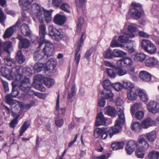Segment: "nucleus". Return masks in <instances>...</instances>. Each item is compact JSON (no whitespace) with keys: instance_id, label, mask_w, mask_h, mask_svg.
I'll use <instances>...</instances> for the list:
<instances>
[{"instance_id":"obj_50","label":"nucleus","mask_w":159,"mask_h":159,"mask_svg":"<svg viewBox=\"0 0 159 159\" xmlns=\"http://www.w3.org/2000/svg\"><path fill=\"white\" fill-rule=\"evenodd\" d=\"M84 23V19L82 17H80L78 18L77 22V31L79 32L80 31L81 26Z\"/></svg>"},{"instance_id":"obj_43","label":"nucleus","mask_w":159,"mask_h":159,"mask_svg":"<svg viewBox=\"0 0 159 159\" xmlns=\"http://www.w3.org/2000/svg\"><path fill=\"white\" fill-rule=\"evenodd\" d=\"M142 103L141 102L134 104L131 108V114L133 115L135 111L142 108Z\"/></svg>"},{"instance_id":"obj_52","label":"nucleus","mask_w":159,"mask_h":159,"mask_svg":"<svg viewBox=\"0 0 159 159\" xmlns=\"http://www.w3.org/2000/svg\"><path fill=\"white\" fill-rule=\"evenodd\" d=\"M104 57L107 58H111L113 57V51L110 49H108L104 54Z\"/></svg>"},{"instance_id":"obj_8","label":"nucleus","mask_w":159,"mask_h":159,"mask_svg":"<svg viewBox=\"0 0 159 159\" xmlns=\"http://www.w3.org/2000/svg\"><path fill=\"white\" fill-rule=\"evenodd\" d=\"M45 43V47L43 49L44 54L47 57L52 56L54 54V46L50 42L45 40L43 43Z\"/></svg>"},{"instance_id":"obj_19","label":"nucleus","mask_w":159,"mask_h":159,"mask_svg":"<svg viewBox=\"0 0 159 159\" xmlns=\"http://www.w3.org/2000/svg\"><path fill=\"white\" fill-rule=\"evenodd\" d=\"M135 141L131 140L127 142L125 149L128 155L131 154L136 148Z\"/></svg>"},{"instance_id":"obj_25","label":"nucleus","mask_w":159,"mask_h":159,"mask_svg":"<svg viewBox=\"0 0 159 159\" xmlns=\"http://www.w3.org/2000/svg\"><path fill=\"white\" fill-rule=\"evenodd\" d=\"M20 30L22 34L25 36H29L31 34V31L29 26L25 23L21 25Z\"/></svg>"},{"instance_id":"obj_58","label":"nucleus","mask_w":159,"mask_h":159,"mask_svg":"<svg viewBox=\"0 0 159 159\" xmlns=\"http://www.w3.org/2000/svg\"><path fill=\"white\" fill-rule=\"evenodd\" d=\"M112 87L115 90L119 91L123 87V84L119 83H116L113 84L112 85Z\"/></svg>"},{"instance_id":"obj_18","label":"nucleus","mask_w":159,"mask_h":159,"mask_svg":"<svg viewBox=\"0 0 159 159\" xmlns=\"http://www.w3.org/2000/svg\"><path fill=\"white\" fill-rule=\"evenodd\" d=\"M135 37V34L134 33H125L123 35H121L118 38V41L122 43H127L129 41V37L133 38Z\"/></svg>"},{"instance_id":"obj_15","label":"nucleus","mask_w":159,"mask_h":159,"mask_svg":"<svg viewBox=\"0 0 159 159\" xmlns=\"http://www.w3.org/2000/svg\"><path fill=\"white\" fill-rule=\"evenodd\" d=\"M3 47L4 51L8 53H10V50L12 49V45L11 43L9 41H7L4 43L0 40V56H1L3 52L2 48Z\"/></svg>"},{"instance_id":"obj_10","label":"nucleus","mask_w":159,"mask_h":159,"mask_svg":"<svg viewBox=\"0 0 159 159\" xmlns=\"http://www.w3.org/2000/svg\"><path fill=\"white\" fill-rule=\"evenodd\" d=\"M30 83L29 79L25 77L20 81V89L24 92L27 93L30 91Z\"/></svg>"},{"instance_id":"obj_64","label":"nucleus","mask_w":159,"mask_h":159,"mask_svg":"<svg viewBox=\"0 0 159 159\" xmlns=\"http://www.w3.org/2000/svg\"><path fill=\"white\" fill-rule=\"evenodd\" d=\"M85 1V0H75V2L78 7L81 8Z\"/></svg>"},{"instance_id":"obj_45","label":"nucleus","mask_w":159,"mask_h":159,"mask_svg":"<svg viewBox=\"0 0 159 159\" xmlns=\"http://www.w3.org/2000/svg\"><path fill=\"white\" fill-rule=\"evenodd\" d=\"M30 124L28 123L27 122H25L23 125L20 128V136H21L23 135V134L27 130V129L29 127Z\"/></svg>"},{"instance_id":"obj_34","label":"nucleus","mask_w":159,"mask_h":159,"mask_svg":"<svg viewBox=\"0 0 159 159\" xmlns=\"http://www.w3.org/2000/svg\"><path fill=\"white\" fill-rule=\"evenodd\" d=\"M146 136L147 140L148 141H154L156 138V132L153 131L150 133H147L146 134Z\"/></svg>"},{"instance_id":"obj_62","label":"nucleus","mask_w":159,"mask_h":159,"mask_svg":"<svg viewBox=\"0 0 159 159\" xmlns=\"http://www.w3.org/2000/svg\"><path fill=\"white\" fill-rule=\"evenodd\" d=\"M144 115V112L142 111H138L136 113V118L139 120H140L143 118Z\"/></svg>"},{"instance_id":"obj_46","label":"nucleus","mask_w":159,"mask_h":159,"mask_svg":"<svg viewBox=\"0 0 159 159\" xmlns=\"http://www.w3.org/2000/svg\"><path fill=\"white\" fill-rule=\"evenodd\" d=\"M5 64L7 66H11L12 64L14 63V61L11 58L10 56H5L3 58Z\"/></svg>"},{"instance_id":"obj_6","label":"nucleus","mask_w":159,"mask_h":159,"mask_svg":"<svg viewBox=\"0 0 159 159\" xmlns=\"http://www.w3.org/2000/svg\"><path fill=\"white\" fill-rule=\"evenodd\" d=\"M85 34L84 32L82 33L80 39L76 43V48L75 50V61L77 65L79 63L80 57V54L79 53L80 48L83 44L85 38Z\"/></svg>"},{"instance_id":"obj_63","label":"nucleus","mask_w":159,"mask_h":159,"mask_svg":"<svg viewBox=\"0 0 159 159\" xmlns=\"http://www.w3.org/2000/svg\"><path fill=\"white\" fill-rule=\"evenodd\" d=\"M116 104L117 107H122L123 104V102L122 100L119 97L116 98Z\"/></svg>"},{"instance_id":"obj_54","label":"nucleus","mask_w":159,"mask_h":159,"mask_svg":"<svg viewBox=\"0 0 159 159\" xmlns=\"http://www.w3.org/2000/svg\"><path fill=\"white\" fill-rule=\"evenodd\" d=\"M49 2H51L52 5L55 7H59L63 2L62 0H49Z\"/></svg>"},{"instance_id":"obj_27","label":"nucleus","mask_w":159,"mask_h":159,"mask_svg":"<svg viewBox=\"0 0 159 159\" xmlns=\"http://www.w3.org/2000/svg\"><path fill=\"white\" fill-rule=\"evenodd\" d=\"M157 60L155 57H151L146 60L145 64L146 66L150 67L154 66L157 63Z\"/></svg>"},{"instance_id":"obj_17","label":"nucleus","mask_w":159,"mask_h":159,"mask_svg":"<svg viewBox=\"0 0 159 159\" xmlns=\"http://www.w3.org/2000/svg\"><path fill=\"white\" fill-rule=\"evenodd\" d=\"M139 78L144 82H148L151 80V76L150 74L145 71H140L139 74Z\"/></svg>"},{"instance_id":"obj_42","label":"nucleus","mask_w":159,"mask_h":159,"mask_svg":"<svg viewBox=\"0 0 159 159\" xmlns=\"http://www.w3.org/2000/svg\"><path fill=\"white\" fill-rule=\"evenodd\" d=\"M137 96V95L135 91L131 90L127 92V97L129 100H134L136 99Z\"/></svg>"},{"instance_id":"obj_36","label":"nucleus","mask_w":159,"mask_h":159,"mask_svg":"<svg viewBox=\"0 0 159 159\" xmlns=\"http://www.w3.org/2000/svg\"><path fill=\"white\" fill-rule=\"evenodd\" d=\"M44 53L43 52L38 50L34 54V59L35 61H39L42 59L44 57Z\"/></svg>"},{"instance_id":"obj_47","label":"nucleus","mask_w":159,"mask_h":159,"mask_svg":"<svg viewBox=\"0 0 159 159\" xmlns=\"http://www.w3.org/2000/svg\"><path fill=\"white\" fill-rule=\"evenodd\" d=\"M45 64L40 62L35 63L34 66V69L37 72L40 71L43 67H45Z\"/></svg>"},{"instance_id":"obj_16","label":"nucleus","mask_w":159,"mask_h":159,"mask_svg":"<svg viewBox=\"0 0 159 159\" xmlns=\"http://www.w3.org/2000/svg\"><path fill=\"white\" fill-rule=\"evenodd\" d=\"M66 20V17L63 15L60 14H57L54 17L53 20L56 24L61 25L63 24Z\"/></svg>"},{"instance_id":"obj_51","label":"nucleus","mask_w":159,"mask_h":159,"mask_svg":"<svg viewBox=\"0 0 159 159\" xmlns=\"http://www.w3.org/2000/svg\"><path fill=\"white\" fill-rule=\"evenodd\" d=\"M103 128H97L94 131V135L96 138H99L101 136Z\"/></svg>"},{"instance_id":"obj_32","label":"nucleus","mask_w":159,"mask_h":159,"mask_svg":"<svg viewBox=\"0 0 159 159\" xmlns=\"http://www.w3.org/2000/svg\"><path fill=\"white\" fill-rule=\"evenodd\" d=\"M56 64V62L52 58H51L45 64V68L48 70L51 69H53L55 67Z\"/></svg>"},{"instance_id":"obj_49","label":"nucleus","mask_w":159,"mask_h":159,"mask_svg":"<svg viewBox=\"0 0 159 159\" xmlns=\"http://www.w3.org/2000/svg\"><path fill=\"white\" fill-rule=\"evenodd\" d=\"M16 108L20 107L22 109H28L30 108L28 104H25L19 101H17L16 104Z\"/></svg>"},{"instance_id":"obj_14","label":"nucleus","mask_w":159,"mask_h":159,"mask_svg":"<svg viewBox=\"0 0 159 159\" xmlns=\"http://www.w3.org/2000/svg\"><path fill=\"white\" fill-rule=\"evenodd\" d=\"M117 63L120 67H130L133 65V61L131 58L126 57L118 61Z\"/></svg>"},{"instance_id":"obj_20","label":"nucleus","mask_w":159,"mask_h":159,"mask_svg":"<svg viewBox=\"0 0 159 159\" xmlns=\"http://www.w3.org/2000/svg\"><path fill=\"white\" fill-rule=\"evenodd\" d=\"M96 126H98L100 125H104L106 124V119L104 117L102 112H100L97 116Z\"/></svg>"},{"instance_id":"obj_5","label":"nucleus","mask_w":159,"mask_h":159,"mask_svg":"<svg viewBox=\"0 0 159 159\" xmlns=\"http://www.w3.org/2000/svg\"><path fill=\"white\" fill-rule=\"evenodd\" d=\"M141 44L142 48L148 53L153 54L157 51L156 47L149 40H142Z\"/></svg>"},{"instance_id":"obj_37","label":"nucleus","mask_w":159,"mask_h":159,"mask_svg":"<svg viewBox=\"0 0 159 159\" xmlns=\"http://www.w3.org/2000/svg\"><path fill=\"white\" fill-rule=\"evenodd\" d=\"M113 55L114 57H122L125 56L126 54L123 51L115 49L113 50Z\"/></svg>"},{"instance_id":"obj_57","label":"nucleus","mask_w":159,"mask_h":159,"mask_svg":"<svg viewBox=\"0 0 159 159\" xmlns=\"http://www.w3.org/2000/svg\"><path fill=\"white\" fill-rule=\"evenodd\" d=\"M128 30L129 32L127 33L130 34L131 33H133V32L136 31L137 30V28L136 27L135 25L131 24L129 25Z\"/></svg>"},{"instance_id":"obj_2","label":"nucleus","mask_w":159,"mask_h":159,"mask_svg":"<svg viewBox=\"0 0 159 159\" xmlns=\"http://www.w3.org/2000/svg\"><path fill=\"white\" fill-rule=\"evenodd\" d=\"M23 72V68L19 66L12 68L11 70L7 68L2 67L1 70V74L3 76L8 80L15 79L17 81L21 80L22 77V74Z\"/></svg>"},{"instance_id":"obj_23","label":"nucleus","mask_w":159,"mask_h":159,"mask_svg":"<svg viewBox=\"0 0 159 159\" xmlns=\"http://www.w3.org/2000/svg\"><path fill=\"white\" fill-rule=\"evenodd\" d=\"M104 113L106 114L111 116H115L116 115V111L115 109L110 106L106 107L104 109Z\"/></svg>"},{"instance_id":"obj_53","label":"nucleus","mask_w":159,"mask_h":159,"mask_svg":"<svg viewBox=\"0 0 159 159\" xmlns=\"http://www.w3.org/2000/svg\"><path fill=\"white\" fill-rule=\"evenodd\" d=\"M116 74L120 76L125 75L127 73V71L125 69L120 68H117L116 69Z\"/></svg>"},{"instance_id":"obj_12","label":"nucleus","mask_w":159,"mask_h":159,"mask_svg":"<svg viewBox=\"0 0 159 159\" xmlns=\"http://www.w3.org/2000/svg\"><path fill=\"white\" fill-rule=\"evenodd\" d=\"M147 108L149 112L156 114L159 111V104L156 101H151L147 104Z\"/></svg>"},{"instance_id":"obj_31","label":"nucleus","mask_w":159,"mask_h":159,"mask_svg":"<svg viewBox=\"0 0 159 159\" xmlns=\"http://www.w3.org/2000/svg\"><path fill=\"white\" fill-rule=\"evenodd\" d=\"M124 145V143L123 142H116L113 143L111 147L113 150H116L122 149Z\"/></svg>"},{"instance_id":"obj_13","label":"nucleus","mask_w":159,"mask_h":159,"mask_svg":"<svg viewBox=\"0 0 159 159\" xmlns=\"http://www.w3.org/2000/svg\"><path fill=\"white\" fill-rule=\"evenodd\" d=\"M118 118L116 120V126L121 127L125 122V114L123 108L120 109L117 112Z\"/></svg>"},{"instance_id":"obj_30","label":"nucleus","mask_w":159,"mask_h":159,"mask_svg":"<svg viewBox=\"0 0 159 159\" xmlns=\"http://www.w3.org/2000/svg\"><path fill=\"white\" fill-rule=\"evenodd\" d=\"M131 126L132 129L136 132H140L143 127L142 125H141L138 122L133 123Z\"/></svg>"},{"instance_id":"obj_24","label":"nucleus","mask_w":159,"mask_h":159,"mask_svg":"<svg viewBox=\"0 0 159 159\" xmlns=\"http://www.w3.org/2000/svg\"><path fill=\"white\" fill-rule=\"evenodd\" d=\"M138 94L140 99L143 102H146L148 101V96L145 90L142 89L139 90Z\"/></svg>"},{"instance_id":"obj_29","label":"nucleus","mask_w":159,"mask_h":159,"mask_svg":"<svg viewBox=\"0 0 159 159\" xmlns=\"http://www.w3.org/2000/svg\"><path fill=\"white\" fill-rule=\"evenodd\" d=\"M121 127L116 126V124L114 127L110 128L107 131L110 138H111L114 134H115L120 132V129Z\"/></svg>"},{"instance_id":"obj_28","label":"nucleus","mask_w":159,"mask_h":159,"mask_svg":"<svg viewBox=\"0 0 159 159\" xmlns=\"http://www.w3.org/2000/svg\"><path fill=\"white\" fill-rule=\"evenodd\" d=\"M15 60L19 64H21L24 62L25 61L24 56L22 54L20 50L19 51L17 52L15 57Z\"/></svg>"},{"instance_id":"obj_61","label":"nucleus","mask_w":159,"mask_h":159,"mask_svg":"<svg viewBox=\"0 0 159 159\" xmlns=\"http://www.w3.org/2000/svg\"><path fill=\"white\" fill-rule=\"evenodd\" d=\"M20 116V115L17 116L16 118L12 120L10 123V126L12 128H14L16 125L17 124V119Z\"/></svg>"},{"instance_id":"obj_39","label":"nucleus","mask_w":159,"mask_h":159,"mask_svg":"<svg viewBox=\"0 0 159 159\" xmlns=\"http://www.w3.org/2000/svg\"><path fill=\"white\" fill-rule=\"evenodd\" d=\"M59 95L58 94L56 102V111H57L59 114H63L65 112L66 110L65 107L60 108L59 105Z\"/></svg>"},{"instance_id":"obj_7","label":"nucleus","mask_w":159,"mask_h":159,"mask_svg":"<svg viewBox=\"0 0 159 159\" xmlns=\"http://www.w3.org/2000/svg\"><path fill=\"white\" fill-rule=\"evenodd\" d=\"M21 24V21L19 19L15 25L7 29L3 35L4 38H10L13 34L14 32L18 30Z\"/></svg>"},{"instance_id":"obj_4","label":"nucleus","mask_w":159,"mask_h":159,"mask_svg":"<svg viewBox=\"0 0 159 159\" xmlns=\"http://www.w3.org/2000/svg\"><path fill=\"white\" fill-rule=\"evenodd\" d=\"M102 85L104 89L107 91L106 92L105 90H103L101 92L102 94L104 95L103 97L105 99L111 98L113 97V94L111 91L112 86L111 82L109 80H105L103 82Z\"/></svg>"},{"instance_id":"obj_22","label":"nucleus","mask_w":159,"mask_h":159,"mask_svg":"<svg viewBox=\"0 0 159 159\" xmlns=\"http://www.w3.org/2000/svg\"><path fill=\"white\" fill-rule=\"evenodd\" d=\"M129 14L135 19L139 18L141 15V12L137 9L132 8L129 11Z\"/></svg>"},{"instance_id":"obj_9","label":"nucleus","mask_w":159,"mask_h":159,"mask_svg":"<svg viewBox=\"0 0 159 159\" xmlns=\"http://www.w3.org/2000/svg\"><path fill=\"white\" fill-rule=\"evenodd\" d=\"M46 26L44 25H41L39 27V37L37 39V41L39 43V47L40 48L43 43L45 42V36L46 31Z\"/></svg>"},{"instance_id":"obj_33","label":"nucleus","mask_w":159,"mask_h":159,"mask_svg":"<svg viewBox=\"0 0 159 159\" xmlns=\"http://www.w3.org/2000/svg\"><path fill=\"white\" fill-rule=\"evenodd\" d=\"M75 86L73 85L71 88L70 91L68 94L67 98L69 102H71L73 101L74 99V96L75 95Z\"/></svg>"},{"instance_id":"obj_21","label":"nucleus","mask_w":159,"mask_h":159,"mask_svg":"<svg viewBox=\"0 0 159 159\" xmlns=\"http://www.w3.org/2000/svg\"><path fill=\"white\" fill-rule=\"evenodd\" d=\"M155 121L152 118L148 117L144 120L142 122L143 127L146 129L155 124Z\"/></svg>"},{"instance_id":"obj_40","label":"nucleus","mask_w":159,"mask_h":159,"mask_svg":"<svg viewBox=\"0 0 159 159\" xmlns=\"http://www.w3.org/2000/svg\"><path fill=\"white\" fill-rule=\"evenodd\" d=\"M30 45L29 40L24 39L19 42V46L20 48H27Z\"/></svg>"},{"instance_id":"obj_41","label":"nucleus","mask_w":159,"mask_h":159,"mask_svg":"<svg viewBox=\"0 0 159 159\" xmlns=\"http://www.w3.org/2000/svg\"><path fill=\"white\" fill-rule=\"evenodd\" d=\"M123 87L129 91L132 90L134 88V84L130 81H127L126 80L123 81Z\"/></svg>"},{"instance_id":"obj_1","label":"nucleus","mask_w":159,"mask_h":159,"mask_svg":"<svg viewBox=\"0 0 159 159\" xmlns=\"http://www.w3.org/2000/svg\"><path fill=\"white\" fill-rule=\"evenodd\" d=\"M34 0H19V4L22 9L25 11H28L31 9L30 14L32 16L33 20L35 22L38 21L42 24L43 22L42 16V10L43 11L46 21L48 23L52 19V14L53 10H45L37 3L31 5Z\"/></svg>"},{"instance_id":"obj_44","label":"nucleus","mask_w":159,"mask_h":159,"mask_svg":"<svg viewBox=\"0 0 159 159\" xmlns=\"http://www.w3.org/2000/svg\"><path fill=\"white\" fill-rule=\"evenodd\" d=\"M60 9L68 13H70V8L69 5L66 3H64L60 6Z\"/></svg>"},{"instance_id":"obj_55","label":"nucleus","mask_w":159,"mask_h":159,"mask_svg":"<svg viewBox=\"0 0 159 159\" xmlns=\"http://www.w3.org/2000/svg\"><path fill=\"white\" fill-rule=\"evenodd\" d=\"M158 152L155 151H152L150 152L148 155L149 159H156Z\"/></svg>"},{"instance_id":"obj_59","label":"nucleus","mask_w":159,"mask_h":159,"mask_svg":"<svg viewBox=\"0 0 159 159\" xmlns=\"http://www.w3.org/2000/svg\"><path fill=\"white\" fill-rule=\"evenodd\" d=\"M6 17L3 11L0 8V23H3L5 20Z\"/></svg>"},{"instance_id":"obj_11","label":"nucleus","mask_w":159,"mask_h":159,"mask_svg":"<svg viewBox=\"0 0 159 159\" xmlns=\"http://www.w3.org/2000/svg\"><path fill=\"white\" fill-rule=\"evenodd\" d=\"M136 148L146 151L149 147V144L146 140L143 138H140L137 142L135 141Z\"/></svg>"},{"instance_id":"obj_38","label":"nucleus","mask_w":159,"mask_h":159,"mask_svg":"<svg viewBox=\"0 0 159 159\" xmlns=\"http://www.w3.org/2000/svg\"><path fill=\"white\" fill-rule=\"evenodd\" d=\"M146 58V56L143 53H137L134 56V60L136 61L142 62Z\"/></svg>"},{"instance_id":"obj_35","label":"nucleus","mask_w":159,"mask_h":159,"mask_svg":"<svg viewBox=\"0 0 159 159\" xmlns=\"http://www.w3.org/2000/svg\"><path fill=\"white\" fill-rule=\"evenodd\" d=\"M44 84L48 88L52 87L54 84V81L49 78H44L43 79Z\"/></svg>"},{"instance_id":"obj_3","label":"nucleus","mask_w":159,"mask_h":159,"mask_svg":"<svg viewBox=\"0 0 159 159\" xmlns=\"http://www.w3.org/2000/svg\"><path fill=\"white\" fill-rule=\"evenodd\" d=\"M48 34L54 40L58 41L63 37V33L60 29L56 28L54 25H50L48 28Z\"/></svg>"},{"instance_id":"obj_60","label":"nucleus","mask_w":159,"mask_h":159,"mask_svg":"<svg viewBox=\"0 0 159 159\" xmlns=\"http://www.w3.org/2000/svg\"><path fill=\"white\" fill-rule=\"evenodd\" d=\"M55 123L58 127H61L63 124V120L62 118H60L58 116L56 118Z\"/></svg>"},{"instance_id":"obj_26","label":"nucleus","mask_w":159,"mask_h":159,"mask_svg":"<svg viewBox=\"0 0 159 159\" xmlns=\"http://www.w3.org/2000/svg\"><path fill=\"white\" fill-rule=\"evenodd\" d=\"M11 97V94H7L6 96V102L10 105L12 108L16 107V104L17 101L12 100Z\"/></svg>"},{"instance_id":"obj_48","label":"nucleus","mask_w":159,"mask_h":159,"mask_svg":"<svg viewBox=\"0 0 159 159\" xmlns=\"http://www.w3.org/2000/svg\"><path fill=\"white\" fill-rule=\"evenodd\" d=\"M145 152L144 151L137 148L135 151V155L137 157L143 158L144 156L145 153L144 152Z\"/></svg>"},{"instance_id":"obj_56","label":"nucleus","mask_w":159,"mask_h":159,"mask_svg":"<svg viewBox=\"0 0 159 159\" xmlns=\"http://www.w3.org/2000/svg\"><path fill=\"white\" fill-rule=\"evenodd\" d=\"M106 72L108 76L110 78H114L115 77L116 74L113 69L107 68V69Z\"/></svg>"}]
</instances>
